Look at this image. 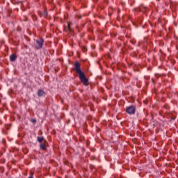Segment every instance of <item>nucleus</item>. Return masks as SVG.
<instances>
[{
	"label": "nucleus",
	"mask_w": 178,
	"mask_h": 178,
	"mask_svg": "<svg viewBox=\"0 0 178 178\" xmlns=\"http://www.w3.org/2000/svg\"><path fill=\"white\" fill-rule=\"evenodd\" d=\"M74 70L77 74H79V80L84 86H88V79L86 76V74L81 71V66L79 61H76L74 63Z\"/></svg>",
	"instance_id": "obj_1"
},
{
	"label": "nucleus",
	"mask_w": 178,
	"mask_h": 178,
	"mask_svg": "<svg viewBox=\"0 0 178 178\" xmlns=\"http://www.w3.org/2000/svg\"><path fill=\"white\" fill-rule=\"evenodd\" d=\"M126 113H128V115H134L136 113V106H127Z\"/></svg>",
	"instance_id": "obj_2"
},
{
	"label": "nucleus",
	"mask_w": 178,
	"mask_h": 178,
	"mask_svg": "<svg viewBox=\"0 0 178 178\" xmlns=\"http://www.w3.org/2000/svg\"><path fill=\"white\" fill-rule=\"evenodd\" d=\"M44 38H40V40H36L35 49H41V48H42V45H44Z\"/></svg>",
	"instance_id": "obj_3"
},
{
	"label": "nucleus",
	"mask_w": 178,
	"mask_h": 178,
	"mask_svg": "<svg viewBox=\"0 0 178 178\" xmlns=\"http://www.w3.org/2000/svg\"><path fill=\"white\" fill-rule=\"evenodd\" d=\"M37 94H38V97H41L45 95V92H44L43 90L39 89L38 90Z\"/></svg>",
	"instance_id": "obj_4"
},
{
	"label": "nucleus",
	"mask_w": 178,
	"mask_h": 178,
	"mask_svg": "<svg viewBox=\"0 0 178 178\" xmlns=\"http://www.w3.org/2000/svg\"><path fill=\"white\" fill-rule=\"evenodd\" d=\"M16 59H17V56H16V54H13L10 56V62H15V60H16Z\"/></svg>",
	"instance_id": "obj_5"
},
{
	"label": "nucleus",
	"mask_w": 178,
	"mask_h": 178,
	"mask_svg": "<svg viewBox=\"0 0 178 178\" xmlns=\"http://www.w3.org/2000/svg\"><path fill=\"white\" fill-rule=\"evenodd\" d=\"M37 140L40 144H42V141H44V136H38Z\"/></svg>",
	"instance_id": "obj_6"
},
{
	"label": "nucleus",
	"mask_w": 178,
	"mask_h": 178,
	"mask_svg": "<svg viewBox=\"0 0 178 178\" xmlns=\"http://www.w3.org/2000/svg\"><path fill=\"white\" fill-rule=\"evenodd\" d=\"M40 149H42V151H45V149H47V146L42 143H40Z\"/></svg>",
	"instance_id": "obj_7"
},
{
	"label": "nucleus",
	"mask_w": 178,
	"mask_h": 178,
	"mask_svg": "<svg viewBox=\"0 0 178 178\" xmlns=\"http://www.w3.org/2000/svg\"><path fill=\"white\" fill-rule=\"evenodd\" d=\"M65 31H68L70 33L72 31V29H70V26L68 24L67 27L65 29Z\"/></svg>",
	"instance_id": "obj_8"
},
{
	"label": "nucleus",
	"mask_w": 178,
	"mask_h": 178,
	"mask_svg": "<svg viewBox=\"0 0 178 178\" xmlns=\"http://www.w3.org/2000/svg\"><path fill=\"white\" fill-rule=\"evenodd\" d=\"M31 122L32 123H37V120H35V119H31Z\"/></svg>",
	"instance_id": "obj_9"
},
{
	"label": "nucleus",
	"mask_w": 178,
	"mask_h": 178,
	"mask_svg": "<svg viewBox=\"0 0 178 178\" xmlns=\"http://www.w3.org/2000/svg\"><path fill=\"white\" fill-rule=\"evenodd\" d=\"M83 52H86L87 51V47H83Z\"/></svg>",
	"instance_id": "obj_10"
},
{
	"label": "nucleus",
	"mask_w": 178,
	"mask_h": 178,
	"mask_svg": "<svg viewBox=\"0 0 178 178\" xmlns=\"http://www.w3.org/2000/svg\"><path fill=\"white\" fill-rule=\"evenodd\" d=\"M43 15H44V16H48V13L44 12V13H43Z\"/></svg>",
	"instance_id": "obj_11"
}]
</instances>
